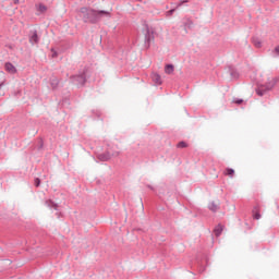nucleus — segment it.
I'll return each mask as SVG.
<instances>
[{
  "label": "nucleus",
  "instance_id": "1",
  "mask_svg": "<svg viewBox=\"0 0 279 279\" xmlns=\"http://www.w3.org/2000/svg\"><path fill=\"white\" fill-rule=\"evenodd\" d=\"M80 14L85 23L97 25L102 19H110V12L105 10H95L93 8L83 7L80 9Z\"/></svg>",
  "mask_w": 279,
  "mask_h": 279
},
{
  "label": "nucleus",
  "instance_id": "2",
  "mask_svg": "<svg viewBox=\"0 0 279 279\" xmlns=\"http://www.w3.org/2000/svg\"><path fill=\"white\" fill-rule=\"evenodd\" d=\"M279 82V77H274V78H268L267 83L265 85H259L256 88V94L259 97H263V95H265L267 93V90H271L274 88V86H276V84H278Z\"/></svg>",
  "mask_w": 279,
  "mask_h": 279
},
{
  "label": "nucleus",
  "instance_id": "3",
  "mask_svg": "<svg viewBox=\"0 0 279 279\" xmlns=\"http://www.w3.org/2000/svg\"><path fill=\"white\" fill-rule=\"evenodd\" d=\"M86 72L87 70L84 69L78 74L72 75L70 77L71 84H74V86H77V88H82L86 85Z\"/></svg>",
  "mask_w": 279,
  "mask_h": 279
},
{
  "label": "nucleus",
  "instance_id": "4",
  "mask_svg": "<svg viewBox=\"0 0 279 279\" xmlns=\"http://www.w3.org/2000/svg\"><path fill=\"white\" fill-rule=\"evenodd\" d=\"M154 32L150 31L149 27H146L144 47H146V49H149L151 47V43H154Z\"/></svg>",
  "mask_w": 279,
  "mask_h": 279
},
{
  "label": "nucleus",
  "instance_id": "5",
  "mask_svg": "<svg viewBox=\"0 0 279 279\" xmlns=\"http://www.w3.org/2000/svg\"><path fill=\"white\" fill-rule=\"evenodd\" d=\"M28 40L31 45H38L40 43V37H38L37 31H31L28 34Z\"/></svg>",
  "mask_w": 279,
  "mask_h": 279
},
{
  "label": "nucleus",
  "instance_id": "6",
  "mask_svg": "<svg viewBox=\"0 0 279 279\" xmlns=\"http://www.w3.org/2000/svg\"><path fill=\"white\" fill-rule=\"evenodd\" d=\"M112 156H114V154H111L110 151H106V153L98 154L97 158L98 160H100V162H108V160H110Z\"/></svg>",
  "mask_w": 279,
  "mask_h": 279
},
{
  "label": "nucleus",
  "instance_id": "7",
  "mask_svg": "<svg viewBox=\"0 0 279 279\" xmlns=\"http://www.w3.org/2000/svg\"><path fill=\"white\" fill-rule=\"evenodd\" d=\"M4 69L8 71V73H16V68L11 62H7L4 64Z\"/></svg>",
  "mask_w": 279,
  "mask_h": 279
},
{
  "label": "nucleus",
  "instance_id": "8",
  "mask_svg": "<svg viewBox=\"0 0 279 279\" xmlns=\"http://www.w3.org/2000/svg\"><path fill=\"white\" fill-rule=\"evenodd\" d=\"M151 80L155 84H157V86H160V84H162V78L160 77V74H158V73H154L151 75Z\"/></svg>",
  "mask_w": 279,
  "mask_h": 279
},
{
  "label": "nucleus",
  "instance_id": "9",
  "mask_svg": "<svg viewBox=\"0 0 279 279\" xmlns=\"http://www.w3.org/2000/svg\"><path fill=\"white\" fill-rule=\"evenodd\" d=\"M59 85L60 81L58 80V77L50 78V86L53 90H56V88H58Z\"/></svg>",
  "mask_w": 279,
  "mask_h": 279
},
{
  "label": "nucleus",
  "instance_id": "10",
  "mask_svg": "<svg viewBox=\"0 0 279 279\" xmlns=\"http://www.w3.org/2000/svg\"><path fill=\"white\" fill-rule=\"evenodd\" d=\"M221 232H223V226L218 225L214 229L215 236H221Z\"/></svg>",
  "mask_w": 279,
  "mask_h": 279
},
{
  "label": "nucleus",
  "instance_id": "11",
  "mask_svg": "<svg viewBox=\"0 0 279 279\" xmlns=\"http://www.w3.org/2000/svg\"><path fill=\"white\" fill-rule=\"evenodd\" d=\"M185 32H189V29H193V22L191 19H186L184 22Z\"/></svg>",
  "mask_w": 279,
  "mask_h": 279
},
{
  "label": "nucleus",
  "instance_id": "12",
  "mask_svg": "<svg viewBox=\"0 0 279 279\" xmlns=\"http://www.w3.org/2000/svg\"><path fill=\"white\" fill-rule=\"evenodd\" d=\"M46 206H48V208H53L54 210H58V204L53 203L52 201H46Z\"/></svg>",
  "mask_w": 279,
  "mask_h": 279
},
{
  "label": "nucleus",
  "instance_id": "13",
  "mask_svg": "<svg viewBox=\"0 0 279 279\" xmlns=\"http://www.w3.org/2000/svg\"><path fill=\"white\" fill-rule=\"evenodd\" d=\"M165 71L168 75H171V73L174 71L173 64H167Z\"/></svg>",
  "mask_w": 279,
  "mask_h": 279
},
{
  "label": "nucleus",
  "instance_id": "14",
  "mask_svg": "<svg viewBox=\"0 0 279 279\" xmlns=\"http://www.w3.org/2000/svg\"><path fill=\"white\" fill-rule=\"evenodd\" d=\"M253 217L256 220L260 219V213H258V206L254 207V209H253Z\"/></svg>",
  "mask_w": 279,
  "mask_h": 279
},
{
  "label": "nucleus",
  "instance_id": "15",
  "mask_svg": "<svg viewBox=\"0 0 279 279\" xmlns=\"http://www.w3.org/2000/svg\"><path fill=\"white\" fill-rule=\"evenodd\" d=\"M208 208H209V210H211V213H217L219 207L217 206V204H215V202H211L209 204Z\"/></svg>",
  "mask_w": 279,
  "mask_h": 279
},
{
  "label": "nucleus",
  "instance_id": "16",
  "mask_svg": "<svg viewBox=\"0 0 279 279\" xmlns=\"http://www.w3.org/2000/svg\"><path fill=\"white\" fill-rule=\"evenodd\" d=\"M253 45L257 47V49H260L263 47V43H260L258 39H253Z\"/></svg>",
  "mask_w": 279,
  "mask_h": 279
},
{
  "label": "nucleus",
  "instance_id": "17",
  "mask_svg": "<svg viewBox=\"0 0 279 279\" xmlns=\"http://www.w3.org/2000/svg\"><path fill=\"white\" fill-rule=\"evenodd\" d=\"M272 58H278L279 56V46H276L275 49L271 51Z\"/></svg>",
  "mask_w": 279,
  "mask_h": 279
},
{
  "label": "nucleus",
  "instance_id": "18",
  "mask_svg": "<svg viewBox=\"0 0 279 279\" xmlns=\"http://www.w3.org/2000/svg\"><path fill=\"white\" fill-rule=\"evenodd\" d=\"M226 174H227V175H230V177L232 178V175H234V169H232V168H227Z\"/></svg>",
  "mask_w": 279,
  "mask_h": 279
},
{
  "label": "nucleus",
  "instance_id": "19",
  "mask_svg": "<svg viewBox=\"0 0 279 279\" xmlns=\"http://www.w3.org/2000/svg\"><path fill=\"white\" fill-rule=\"evenodd\" d=\"M38 11L44 13V12H47V7L45 4H39L38 5Z\"/></svg>",
  "mask_w": 279,
  "mask_h": 279
},
{
  "label": "nucleus",
  "instance_id": "20",
  "mask_svg": "<svg viewBox=\"0 0 279 279\" xmlns=\"http://www.w3.org/2000/svg\"><path fill=\"white\" fill-rule=\"evenodd\" d=\"M177 147H179L180 149H184V147H187L186 142H180Z\"/></svg>",
  "mask_w": 279,
  "mask_h": 279
},
{
  "label": "nucleus",
  "instance_id": "21",
  "mask_svg": "<svg viewBox=\"0 0 279 279\" xmlns=\"http://www.w3.org/2000/svg\"><path fill=\"white\" fill-rule=\"evenodd\" d=\"M184 3H189V0H183V1H181V2L177 5V8H182V5H184Z\"/></svg>",
  "mask_w": 279,
  "mask_h": 279
},
{
  "label": "nucleus",
  "instance_id": "22",
  "mask_svg": "<svg viewBox=\"0 0 279 279\" xmlns=\"http://www.w3.org/2000/svg\"><path fill=\"white\" fill-rule=\"evenodd\" d=\"M173 12H175V9H171L167 12V16H172Z\"/></svg>",
  "mask_w": 279,
  "mask_h": 279
},
{
  "label": "nucleus",
  "instance_id": "23",
  "mask_svg": "<svg viewBox=\"0 0 279 279\" xmlns=\"http://www.w3.org/2000/svg\"><path fill=\"white\" fill-rule=\"evenodd\" d=\"M35 186L36 187L40 186V179L38 178L35 179Z\"/></svg>",
  "mask_w": 279,
  "mask_h": 279
},
{
  "label": "nucleus",
  "instance_id": "24",
  "mask_svg": "<svg viewBox=\"0 0 279 279\" xmlns=\"http://www.w3.org/2000/svg\"><path fill=\"white\" fill-rule=\"evenodd\" d=\"M234 104H238L239 106H241V104H243V99H234Z\"/></svg>",
  "mask_w": 279,
  "mask_h": 279
},
{
  "label": "nucleus",
  "instance_id": "25",
  "mask_svg": "<svg viewBox=\"0 0 279 279\" xmlns=\"http://www.w3.org/2000/svg\"><path fill=\"white\" fill-rule=\"evenodd\" d=\"M93 113L96 114V117H98V119H99V117H101V111H99V110L93 111Z\"/></svg>",
  "mask_w": 279,
  "mask_h": 279
},
{
  "label": "nucleus",
  "instance_id": "26",
  "mask_svg": "<svg viewBox=\"0 0 279 279\" xmlns=\"http://www.w3.org/2000/svg\"><path fill=\"white\" fill-rule=\"evenodd\" d=\"M52 51V58H58V52L54 49H51Z\"/></svg>",
  "mask_w": 279,
  "mask_h": 279
},
{
  "label": "nucleus",
  "instance_id": "27",
  "mask_svg": "<svg viewBox=\"0 0 279 279\" xmlns=\"http://www.w3.org/2000/svg\"><path fill=\"white\" fill-rule=\"evenodd\" d=\"M232 77H236V74L234 72H231Z\"/></svg>",
  "mask_w": 279,
  "mask_h": 279
},
{
  "label": "nucleus",
  "instance_id": "28",
  "mask_svg": "<svg viewBox=\"0 0 279 279\" xmlns=\"http://www.w3.org/2000/svg\"><path fill=\"white\" fill-rule=\"evenodd\" d=\"M148 189H150V191H154V186L151 185H148Z\"/></svg>",
  "mask_w": 279,
  "mask_h": 279
},
{
  "label": "nucleus",
  "instance_id": "29",
  "mask_svg": "<svg viewBox=\"0 0 279 279\" xmlns=\"http://www.w3.org/2000/svg\"><path fill=\"white\" fill-rule=\"evenodd\" d=\"M20 0H13V3L17 4Z\"/></svg>",
  "mask_w": 279,
  "mask_h": 279
},
{
  "label": "nucleus",
  "instance_id": "30",
  "mask_svg": "<svg viewBox=\"0 0 279 279\" xmlns=\"http://www.w3.org/2000/svg\"><path fill=\"white\" fill-rule=\"evenodd\" d=\"M271 3H276V0H270Z\"/></svg>",
  "mask_w": 279,
  "mask_h": 279
},
{
  "label": "nucleus",
  "instance_id": "31",
  "mask_svg": "<svg viewBox=\"0 0 279 279\" xmlns=\"http://www.w3.org/2000/svg\"><path fill=\"white\" fill-rule=\"evenodd\" d=\"M199 271H204V268H201Z\"/></svg>",
  "mask_w": 279,
  "mask_h": 279
},
{
  "label": "nucleus",
  "instance_id": "32",
  "mask_svg": "<svg viewBox=\"0 0 279 279\" xmlns=\"http://www.w3.org/2000/svg\"><path fill=\"white\" fill-rule=\"evenodd\" d=\"M1 86H2V85L0 84V88H1Z\"/></svg>",
  "mask_w": 279,
  "mask_h": 279
}]
</instances>
